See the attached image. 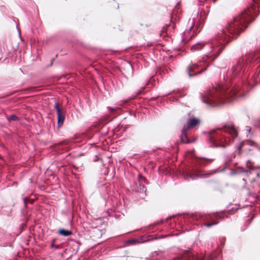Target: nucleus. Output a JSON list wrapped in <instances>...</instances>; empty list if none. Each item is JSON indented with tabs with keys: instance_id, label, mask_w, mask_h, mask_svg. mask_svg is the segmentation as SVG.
I'll list each match as a JSON object with an SVG mask.
<instances>
[{
	"instance_id": "b1692460",
	"label": "nucleus",
	"mask_w": 260,
	"mask_h": 260,
	"mask_svg": "<svg viewBox=\"0 0 260 260\" xmlns=\"http://www.w3.org/2000/svg\"><path fill=\"white\" fill-rule=\"evenodd\" d=\"M109 110L111 112H114V111H115L116 109L115 108H111V107H109L108 108Z\"/></svg>"
},
{
	"instance_id": "aec40b11",
	"label": "nucleus",
	"mask_w": 260,
	"mask_h": 260,
	"mask_svg": "<svg viewBox=\"0 0 260 260\" xmlns=\"http://www.w3.org/2000/svg\"><path fill=\"white\" fill-rule=\"evenodd\" d=\"M196 178L195 176H194L193 175H191L190 174H187L186 175V179H188L189 178L191 179V180L194 179Z\"/></svg>"
},
{
	"instance_id": "4468645a",
	"label": "nucleus",
	"mask_w": 260,
	"mask_h": 260,
	"mask_svg": "<svg viewBox=\"0 0 260 260\" xmlns=\"http://www.w3.org/2000/svg\"><path fill=\"white\" fill-rule=\"evenodd\" d=\"M58 233L60 235L67 237L72 234V232L69 230H66L64 229H61L59 231Z\"/></svg>"
},
{
	"instance_id": "6e6552de",
	"label": "nucleus",
	"mask_w": 260,
	"mask_h": 260,
	"mask_svg": "<svg viewBox=\"0 0 260 260\" xmlns=\"http://www.w3.org/2000/svg\"><path fill=\"white\" fill-rule=\"evenodd\" d=\"M218 133H220L223 134V132L228 135L229 137H231L232 139H235L238 136V132L236 128L233 125H229L225 126L222 129H216Z\"/></svg>"
},
{
	"instance_id": "9b49d317",
	"label": "nucleus",
	"mask_w": 260,
	"mask_h": 260,
	"mask_svg": "<svg viewBox=\"0 0 260 260\" xmlns=\"http://www.w3.org/2000/svg\"><path fill=\"white\" fill-rule=\"evenodd\" d=\"M214 158H207L205 157H198L197 158L196 165L205 166L214 161Z\"/></svg>"
},
{
	"instance_id": "ddd939ff",
	"label": "nucleus",
	"mask_w": 260,
	"mask_h": 260,
	"mask_svg": "<svg viewBox=\"0 0 260 260\" xmlns=\"http://www.w3.org/2000/svg\"><path fill=\"white\" fill-rule=\"evenodd\" d=\"M220 255V254L219 252L214 251L208 256L207 260H215Z\"/></svg>"
},
{
	"instance_id": "dca6fc26",
	"label": "nucleus",
	"mask_w": 260,
	"mask_h": 260,
	"mask_svg": "<svg viewBox=\"0 0 260 260\" xmlns=\"http://www.w3.org/2000/svg\"><path fill=\"white\" fill-rule=\"evenodd\" d=\"M8 121H17L19 120V118L14 114H12L7 117Z\"/></svg>"
},
{
	"instance_id": "4be33fe9",
	"label": "nucleus",
	"mask_w": 260,
	"mask_h": 260,
	"mask_svg": "<svg viewBox=\"0 0 260 260\" xmlns=\"http://www.w3.org/2000/svg\"><path fill=\"white\" fill-rule=\"evenodd\" d=\"M51 248H55L56 249H58L59 246L58 245H55L53 243V242L51 245Z\"/></svg>"
},
{
	"instance_id": "412c9836",
	"label": "nucleus",
	"mask_w": 260,
	"mask_h": 260,
	"mask_svg": "<svg viewBox=\"0 0 260 260\" xmlns=\"http://www.w3.org/2000/svg\"><path fill=\"white\" fill-rule=\"evenodd\" d=\"M137 240L135 239L129 240L127 241V243L133 244L137 242Z\"/></svg>"
},
{
	"instance_id": "cd10ccee",
	"label": "nucleus",
	"mask_w": 260,
	"mask_h": 260,
	"mask_svg": "<svg viewBox=\"0 0 260 260\" xmlns=\"http://www.w3.org/2000/svg\"><path fill=\"white\" fill-rule=\"evenodd\" d=\"M24 202H26V199H24Z\"/></svg>"
},
{
	"instance_id": "1a4fd4ad",
	"label": "nucleus",
	"mask_w": 260,
	"mask_h": 260,
	"mask_svg": "<svg viewBox=\"0 0 260 260\" xmlns=\"http://www.w3.org/2000/svg\"><path fill=\"white\" fill-rule=\"evenodd\" d=\"M54 108L56 110L57 124L59 126L63 124L65 118L64 114L61 112V109L59 108V104L57 102H55L54 104Z\"/></svg>"
},
{
	"instance_id": "a211bd4d",
	"label": "nucleus",
	"mask_w": 260,
	"mask_h": 260,
	"mask_svg": "<svg viewBox=\"0 0 260 260\" xmlns=\"http://www.w3.org/2000/svg\"><path fill=\"white\" fill-rule=\"evenodd\" d=\"M218 224V222H216V221H213L211 223H205V225L207 227V228H210V226H212V225H216Z\"/></svg>"
},
{
	"instance_id": "393cba45",
	"label": "nucleus",
	"mask_w": 260,
	"mask_h": 260,
	"mask_svg": "<svg viewBox=\"0 0 260 260\" xmlns=\"http://www.w3.org/2000/svg\"><path fill=\"white\" fill-rule=\"evenodd\" d=\"M247 165L248 166L250 167L251 166V161L249 160H248L247 161Z\"/></svg>"
},
{
	"instance_id": "6ab92c4d",
	"label": "nucleus",
	"mask_w": 260,
	"mask_h": 260,
	"mask_svg": "<svg viewBox=\"0 0 260 260\" xmlns=\"http://www.w3.org/2000/svg\"><path fill=\"white\" fill-rule=\"evenodd\" d=\"M246 143L247 145H250V146H254L255 145V142L254 141H251V140H247L246 142Z\"/></svg>"
},
{
	"instance_id": "39448f33",
	"label": "nucleus",
	"mask_w": 260,
	"mask_h": 260,
	"mask_svg": "<svg viewBox=\"0 0 260 260\" xmlns=\"http://www.w3.org/2000/svg\"><path fill=\"white\" fill-rule=\"evenodd\" d=\"M210 134V141L215 146L225 148L234 141V140H231L230 137H226L220 133H218L216 130L211 131Z\"/></svg>"
},
{
	"instance_id": "20e7f679",
	"label": "nucleus",
	"mask_w": 260,
	"mask_h": 260,
	"mask_svg": "<svg viewBox=\"0 0 260 260\" xmlns=\"http://www.w3.org/2000/svg\"><path fill=\"white\" fill-rule=\"evenodd\" d=\"M199 12H198L197 14H195L194 16H192L191 18H189L188 21V29H186L183 33L182 38L181 42L182 43H185L188 41L192 39L193 38V35H190V32L194 27L195 25L196 20L195 17L197 18L198 19L197 23H196V30L198 32H200L203 26L204 20H205L208 13L206 12L205 10L202 11L200 15H199Z\"/></svg>"
},
{
	"instance_id": "bb28decb",
	"label": "nucleus",
	"mask_w": 260,
	"mask_h": 260,
	"mask_svg": "<svg viewBox=\"0 0 260 260\" xmlns=\"http://www.w3.org/2000/svg\"><path fill=\"white\" fill-rule=\"evenodd\" d=\"M244 172H248V170H245Z\"/></svg>"
},
{
	"instance_id": "5701e85b",
	"label": "nucleus",
	"mask_w": 260,
	"mask_h": 260,
	"mask_svg": "<svg viewBox=\"0 0 260 260\" xmlns=\"http://www.w3.org/2000/svg\"><path fill=\"white\" fill-rule=\"evenodd\" d=\"M246 132H247V133H248V134H247V136L248 137V135L250 134V133L251 132V128L247 127L246 128Z\"/></svg>"
},
{
	"instance_id": "9d476101",
	"label": "nucleus",
	"mask_w": 260,
	"mask_h": 260,
	"mask_svg": "<svg viewBox=\"0 0 260 260\" xmlns=\"http://www.w3.org/2000/svg\"><path fill=\"white\" fill-rule=\"evenodd\" d=\"M145 181V178L141 175L139 174L138 175V183L139 184V187L136 189L137 192H139L140 193H144L145 194L146 191V188L143 184Z\"/></svg>"
},
{
	"instance_id": "2eb2a0df",
	"label": "nucleus",
	"mask_w": 260,
	"mask_h": 260,
	"mask_svg": "<svg viewBox=\"0 0 260 260\" xmlns=\"http://www.w3.org/2000/svg\"><path fill=\"white\" fill-rule=\"evenodd\" d=\"M213 217H215L216 219L220 218V217L218 214H213L212 215L208 214L206 215L204 219H212Z\"/></svg>"
},
{
	"instance_id": "a878e982",
	"label": "nucleus",
	"mask_w": 260,
	"mask_h": 260,
	"mask_svg": "<svg viewBox=\"0 0 260 260\" xmlns=\"http://www.w3.org/2000/svg\"><path fill=\"white\" fill-rule=\"evenodd\" d=\"M206 70V68H205V70L203 71V72L205 71ZM202 72V71H200L199 72V74H201Z\"/></svg>"
},
{
	"instance_id": "f8f14e48",
	"label": "nucleus",
	"mask_w": 260,
	"mask_h": 260,
	"mask_svg": "<svg viewBox=\"0 0 260 260\" xmlns=\"http://www.w3.org/2000/svg\"><path fill=\"white\" fill-rule=\"evenodd\" d=\"M186 260H203V256L197 255L194 252H189L187 255Z\"/></svg>"
},
{
	"instance_id": "7ed1b4c3",
	"label": "nucleus",
	"mask_w": 260,
	"mask_h": 260,
	"mask_svg": "<svg viewBox=\"0 0 260 260\" xmlns=\"http://www.w3.org/2000/svg\"><path fill=\"white\" fill-rule=\"evenodd\" d=\"M260 58V50L256 52H249L241 57L237 61L236 64L232 68L229 74L233 76H241L247 69L250 64L259 62Z\"/></svg>"
},
{
	"instance_id": "f3484780",
	"label": "nucleus",
	"mask_w": 260,
	"mask_h": 260,
	"mask_svg": "<svg viewBox=\"0 0 260 260\" xmlns=\"http://www.w3.org/2000/svg\"><path fill=\"white\" fill-rule=\"evenodd\" d=\"M242 145H243V144L240 143L238 144L236 146V149L238 151V154H239V155H240L241 153V149L242 148Z\"/></svg>"
},
{
	"instance_id": "f257e3e1",
	"label": "nucleus",
	"mask_w": 260,
	"mask_h": 260,
	"mask_svg": "<svg viewBox=\"0 0 260 260\" xmlns=\"http://www.w3.org/2000/svg\"><path fill=\"white\" fill-rule=\"evenodd\" d=\"M260 8V0H253L252 6L243 10L237 17L233 18V21L229 23L226 27L222 29L210 41L198 42L192 46V51L203 50L205 56L199 63L189 65L187 69L188 75L192 77L197 74L191 75V72L202 66L201 62L213 61L217 58L223 50L225 45L231 38H236L253 20L254 15H256Z\"/></svg>"
},
{
	"instance_id": "423d86ee",
	"label": "nucleus",
	"mask_w": 260,
	"mask_h": 260,
	"mask_svg": "<svg viewBox=\"0 0 260 260\" xmlns=\"http://www.w3.org/2000/svg\"><path fill=\"white\" fill-rule=\"evenodd\" d=\"M210 134V141L215 146L225 148L234 141V140H231L230 137H226L220 133H218L216 130L211 131Z\"/></svg>"
},
{
	"instance_id": "f03ea898",
	"label": "nucleus",
	"mask_w": 260,
	"mask_h": 260,
	"mask_svg": "<svg viewBox=\"0 0 260 260\" xmlns=\"http://www.w3.org/2000/svg\"><path fill=\"white\" fill-rule=\"evenodd\" d=\"M236 94V91L233 89L227 88L223 85L217 84L204 91L201 94L202 102L207 105L215 107L225 103H229L232 100H228L230 98L234 97Z\"/></svg>"
},
{
	"instance_id": "0eeeda50",
	"label": "nucleus",
	"mask_w": 260,
	"mask_h": 260,
	"mask_svg": "<svg viewBox=\"0 0 260 260\" xmlns=\"http://www.w3.org/2000/svg\"><path fill=\"white\" fill-rule=\"evenodd\" d=\"M200 122V120L195 117L190 118L187 121L186 125H184L180 137L181 141L183 143H189L190 142L187 136V131L194 127Z\"/></svg>"
}]
</instances>
